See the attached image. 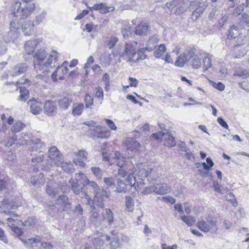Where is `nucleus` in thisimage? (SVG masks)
Segmentation results:
<instances>
[{
  "instance_id": "55",
  "label": "nucleus",
  "mask_w": 249,
  "mask_h": 249,
  "mask_svg": "<svg viewBox=\"0 0 249 249\" xmlns=\"http://www.w3.org/2000/svg\"><path fill=\"white\" fill-rule=\"evenodd\" d=\"M237 30L238 29L237 28L236 26L233 25L232 27H231L229 31V34L228 35V38H235V36L238 34Z\"/></svg>"
},
{
  "instance_id": "26",
  "label": "nucleus",
  "mask_w": 249,
  "mask_h": 249,
  "mask_svg": "<svg viewBox=\"0 0 249 249\" xmlns=\"http://www.w3.org/2000/svg\"><path fill=\"white\" fill-rule=\"evenodd\" d=\"M162 140L164 141V144L165 146L172 147L176 145L175 138L170 133H165Z\"/></svg>"
},
{
  "instance_id": "14",
  "label": "nucleus",
  "mask_w": 249,
  "mask_h": 249,
  "mask_svg": "<svg viewBox=\"0 0 249 249\" xmlns=\"http://www.w3.org/2000/svg\"><path fill=\"white\" fill-rule=\"evenodd\" d=\"M28 105L30 107V112L34 114H39L42 110L43 104L39 101L32 99L29 100Z\"/></svg>"
},
{
  "instance_id": "10",
  "label": "nucleus",
  "mask_w": 249,
  "mask_h": 249,
  "mask_svg": "<svg viewBox=\"0 0 249 249\" xmlns=\"http://www.w3.org/2000/svg\"><path fill=\"white\" fill-rule=\"evenodd\" d=\"M48 161L52 166H59L63 160V156L60 151L55 146L51 147L48 151Z\"/></svg>"
},
{
  "instance_id": "37",
  "label": "nucleus",
  "mask_w": 249,
  "mask_h": 249,
  "mask_svg": "<svg viewBox=\"0 0 249 249\" xmlns=\"http://www.w3.org/2000/svg\"><path fill=\"white\" fill-rule=\"evenodd\" d=\"M186 62L187 60L185 57V53H183L178 56V59L175 62V65L178 67H182Z\"/></svg>"
},
{
  "instance_id": "54",
  "label": "nucleus",
  "mask_w": 249,
  "mask_h": 249,
  "mask_svg": "<svg viewBox=\"0 0 249 249\" xmlns=\"http://www.w3.org/2000/svg\"><path fill=\"white\" fill-rule=\"evenodd\" d=\"M95 97L100 100L101 103L104 97L103 90L101 88L98 87L95 89Z\"/></svg>"
},
{
  "instance_id": "33",
  "label": "nucleus",
  "mask_w": 249,
  "mask_h": 249,
  "mask_svg": "<svg viewBox=\"0 0 249 249\" xmlns=\"http://www.w3.org/2000/svg\"><path fill=\"white\" fill-rule=\"evenodd\" d=\"M60 165H61V167H62V169L65 172H66L67 173H71L73 171V164L70 161V162H64L62 160Z\"/></svg>"
},
{
  "instance_id": "43",
  "label": "nucleus",
  "mask_w": 249,
  "mask_h": 249,
  "mask_svg": "<svg viewBox=\"0 0 249 249\" xmlns=\"http://www.w3.org/2000/svg\"><path fill=\"white\" fill-rule=\"evenodd\" d=\"M191 65L194 69L199 68L201 65V58L198 56H195L191 61Z\"/></svg>"
},
{
  "instance_id": "63",
  "label": "nucleus",
  "mask_w": 249,
  "mask_h": 249,
  "mask_svg": "<svg viewBox=\"0 0 249 249\" xmlns=\"http://www.w3.org/2000/svg\"><path fill=\"white\" fill-rule=\"evenodd\" d=\"M244 7L245 4L244 3L239 5L234 9L233 14L237 15H240L244 11Z\"/></svg>"
},
{
  "instance_id": "7",
  "label": "nucleus",
  "mask_w": 249,
  "mask_h": 249,
  "mask_svg": "<svg viewBox=\"0 0 249 249\" xmlns=\"http://www.w3.org/2000/svg\"><path fill=\"white\" fill-rule=\"evenodd\" d=\"M207 6V0L191 1L189 8L192 11L193 19L196 20L203 13Z\"/></svg>"
},
{
  "instance_id": "12",
  "label": "nucleus",
  "mask_w": 249,
  "mask_h": 249,
  "mask_svg": "<svg viewBox=\"0 0 249 249\" xmlns=\"http://www.w3.org/2000/svg\"><path fill=\"white\" fill-rule=\"evenodd\" d=\"M135 175V173L134 174L133 173L130 174L127 176L126 179V182L128 183L127 184V186L133 188V193H134V191L142 189L145 185V183L143 181H136V177L134 176Z\"/></svg>"
},
{
  "instance_id": "8",
  "label": "nucleus",
  "mask_w": 249,
  "mask_h": 249,
  "mask_svg": "<svg viewBox=\"0 0 249 249\" xmlns=\"http://www.w3.org/2000/svg\"><path fill=\"white\" fill-rule=\"evenodd\" d=\"M137 45L138 42L136 41L125 43L124 49L120 52V56L127 61H135L134 57L136 55L137 50L139 47Z\"/></svg>"
},
{
  "instance_id": "52",
  "label": "nucleus",
  "mask_w": 249,
  "mask_h": 249,
  "mask_svg": "<svg viewBox=\"0 0 249 249\" xmlns=\"http://www.w3.org/2000/svg\"><path fill=\"white\" fill-rule=\"evenodd\" d=\"M151 170L150 171L146 170L145 169H141L138 173V176L140 177L141 181L143 182V178L147 177L151 173Z\"/></svg>"
},
{
  "instance_id": "22",
  "label": "nucleus",
  "mask_w": 249,
  "mask_h": 249,
  "mask_svg": "<svg viewBox=\"0 0 249 249\" xmlns=\"http://www.w3.org/2000/svg\"><path fill=\"white\" fill-rule=\"evenodd\" d=\"M159 37L157 36H153L151 37L147 41L145 49L149 52H151L156 47L159 41Z\"/></svg>"
},
{
  "instance_id": "28",
  "label": "nucleus",
  "mask_w": 249,
  "mask_h": 249,
  "mask_svg": "<svg viewBox=\"0 0 249 249\" xmlns=\"http://www.w3.org/2000/svg\"><path fill=\"white\" fill-rule=\"evenodd\" d=\"M101 126H98V128H96L93 130V132L97 137L99 138H107L110 135L109 131L106 130L102 131L100 130Z\"/></svg>"
},
{
  "instance_id": "18",
  "label": "nucleus",
  "mask_w": 249,
  "mask_h": 249,
  "mask_svg": "<svg viewBox=\"0 0 249 249\" xmlns=\"http://www.w3.org/2000/svg\"><path fill=\"white\" fill-rule=\"evenodd\" d=\"M38 43V42L36 40L26 41L24 46L25 53L28 55L33 54Z\"/></svg>"
},
{
  "instance_id": "64",
  "label": "nucleus",
  "mask_w": 249,
  "mask_h": 249,
  "mask_svg": "<svg viewBox=\"0 0 249 249\" xmlns=\"http://www.w3.org/2000/svg\"><path fill=\"white\" fill-rule=\"evenodd\" d=\"M131 27L129 26L122 29L121 32L124 38L128 36L131 33Z\"/></svg>"
},
{
  "instance_id": "51",
  "label": "nucleus",
  "mask_w": 249,
  "mask_h": 249,
  "mask_svg": "<svg viewBox=\"0 0 249 249\" xmlns=\"http://www.w3.org/2000/svg\"><path fill=\"white\" fill-rule=\"evenodd\" d=\"M206 162L207 164L205 162H203L202 164L204 169L209 171L213 166L214 163L212 159L209 157L206 159Z\"/></svg>"
},
{
  "instance_id": "2",
  "label": "nucleus",
  "mask_w": 249,
  "mask_h": 249,
  "mask_svg": "<svg viewBox=\"0 0 249 249\" xmlns=\"http://www.w3.org/2000/svg\"><path fill=\"white\" fill-rule=\"evenodd\" d=\"M100 209L97 210L94 207L91 212L90 222L96 227L102 224L107 226L110 225L113 220V214L109 209H104V206L101 207L98 206Z\"/></svg>"
},
{
  "instance_id": "34",
  "label": "nucleus",
  "mask_w": 249,
  "mask_h": 249,
  "mask_svg": "<svg viewBox=\"0 0 249 249\" xmlns=\"http://www.w3.org/2000/svg\"><path fill=\"white\" fill-rule=\"evenodd\" d=\"M84 108V104L82 103L78 105H74L72 111V114L73 116L80 115L81 114Z\"/></svg>"
},
{
  "instance_id": "41",
  "label": "nucleus",
  "mask_w": 249,
  "mask_h": 249,
  "mask_svg": "<svg viewBox=\"0 0 249 249\" xmlns=\"http://www.w3.org/2000/svg\"><path fill=\"white\" fill-rule=\"evenodd\" d=\"M145 51H147L145 49V47L144 48L138 49V51H137V52L138 53V56L136 60L135 59L134 62L145 59L146 58V55L145 54Z\"/></svg>"
},
{
  "instance_id": "19",
  "label": "nucleus",
  "mask_w": 249,
  "mask_h": 249,
  "mask_svg": "<svg viewBox=\"0 0 249 249\" xmlns=\"http://www.w3.org/2000/svg\"><path fill=\"white\" fill-rule=\"evenodd\" d=\"M72 102L70 96L61 97L58 101V106L61 110L67 109Z\"/></svg>"
},
{
  "instance_id": "35",
  "label": "nucleus",
  "mask_w": 249,
  "mask_h": 249,
  "mask_svg": "<svg viewBox=\"0 0 249 249\" xmlns=\"http://www.w3.org/2000/svg\"><path fill=\"white\" fill-rule=\"evenodd\" d=\"M125 206L127 210L129 212H132L134 210V200L130 196L125 197Z\"/></svg>"
},
{
  "instance_id": "44",
  "label": "nucleus",
  "mask_w": 249,
  "mask_h": 249,
  "mask_svg": "<svg viewBox=\"0 0 249 249\" xmlns=\"http://www.w3.org/2000/svg\"><path fill=\"white\" fill-rule=\"evenodd\" d=\"M181 219L185 222L189 226H192L196 222V220L194 218L191 216H187L186 215H183L181 216Z\"/></svg>"
},
{
  "instance_id": "53",
  "label": "nucleus",
  "mask_w": 249,
  "mask_h": 249,
  "mask_svg": "<svg viewBox=\"0 0 249 249\" xmlns=\"http://www.w3.org/2000/svg\"><path fill=\"white\" fill-rule=\"evenodd\" d=\"M92 173L98 179H101L102 176V171L97 167H92L91 168Z\"/></svg>"
},
{
  "instance_id": "29",
  "label": "nucleus",
  "mask_w": 249,
  "mask_h": 249,
  "mask_svg": "<svg viewBox=\"0 0 249 249\" xmlns=\"http://www.w3.org/2000/svg\"><path fill=\"white\" fill-rule=\"evenodd\" d=\"M58 203L60 204L62 206L70 207L71 203L69 202L68 196L66 195H60L57 199Z\"/></svg>"
},
{
  "instance_id": "36",
  "label": "nucleus",
  "mask_w": 249,
  "mask_h": 249,
  "mask_svg": "<svg viewBox=\"0 0 249 249\" xmlns=\"http://www.w3.org/2000/svg\"><path fill=\"white\" fill-rule=\"evenodd\" d=\"M117 182V185L115 191L118 193H125L127 185L125 184L124 182L121 179H118Z\"/></svg>"
},
{
  "instance_id": "45",
  "label": "nucleus",
  "mask_w": 249,
  "mask_h": 249,
  "mask_svg": "<svg viewBox=\"0 0 249 249\" xmlns=\"http://www.w3.org/2000/svg\"><path fill=\"white\" fill-rule=\"evenodd\" d=\"M7 38V35L5 37V41H4L2 37L0 36V55L4 54L7 51V47L6 45V42L8 41L6 39Z\"/></svg>"
},
{
  "instance_id": "39",
  "label": "nucleus",
  "mask_w": 249,
  "mask_h": 249,
  "mask_svg": "<svg viewBox=\"0 0 249 249\" xmlns=\"http://www.w3.org/2000/svg\"><path fill=\"white\" fill-rule=\"evenodd\" d=\"M166 50L164 44H161L158 48L154 51V55L156 58L161 57L164 53Z\"/></svg>"
},
{
  "instance_id": "6",
  "label": "nucleus",
  "mask_w": 249,
  "mask_h": 249,
  "mask_svg": "<svg viewBox=\"0 0 249 249\" xmlns=\"http://www.w3.org/2000/svg\"><path fill=\"white\" fill-rule=\"evenodd\" d=\"M93 190L94 195V203L97 206L102 207L103 206V201L105 199L109 197L108 192L104 190H101L97 184L94 181H89L88 184Z\"/></svg>"
},
{
  "instance_id": "15",
  "label": "nucleus",
  "mask_w": 249,
  "mask_h": 249,
  "mask_svg": "<svg viewBox=\"0 0 249 249\" xmlns=\"http://www.w3.org/2000/svg\"><path fill=\"white\" fill-rule=\"evenodd\" d=\"M90 9L94 10H98L101 14H106L108 12L113 11L114 10V7L112 6H108L105 3H101L95 4Z\"/></svg>"
},
{
  "instance_id": "13",
  "label": "nucleus",
  "mask_w": 249,
  "mask_h": 249,
  "mask_svg": "<svg viewBox=\"0 0 249 249\" xmlns=\"http://www.w3.org/2000/svg\"><path fill=\"white\" fill-rule=\"evenodd\" d=\"M87 152L85 150H80L78 152L75 153L76 158L73 160V162L77 165L85 167L86 164L82 160H88Z\"/></svg>"
},
{
  "instance_id": "60",
  "label": "nucleus",
  "mask_w": 249,
  "mask_h": 249,
  "mask_svg": "<svg viewBox=\"0 0 249 249\" xmlns=\"http://www.w3.org/2000/svg\"><path fill=\"white\" fill-rule=\"evenodd\" d=\"M124 166L128 171V173L130 172H132L133 174L135 173V166L131 161H128L126 162Z\"/></svg>"
},
{
  "instance_id": "11",
  "label": "nucleus",
  "mask_w": 249,
  "mask_h": 249,
  "mask_svg": "<svg viewBox=\"0 0 249 249\" xmlns=\"http://www.w3.org/2000/svg\"><path fill=\"white\" fill-rule=\"evenodd\" d=\"M148 194L155 192L158 195H165L170 193L171 187L166 183H155L153 186L146 188L145 190Z\"/></svg>"
},
{
  "instance_id": "61",
  "label": "nucleus",
  "mask_w": 249,
  "mask_h": 249,
  "mask_svg": "<svg viewBox=\"0 0 249 249\" xmlns=\"http://www.w3.org/2000/svg\"><path fill=\"white\" fill-rule=\"evenodd\" d=\"M203 67L205 70H207L212 66L211 60L208 56L204 57L203 60Z\"/></svg>"
},
{
  "instance_id": "30",
  "label": "nucleus",
  "mask_w": 249,
  "mask_h": 249,
  "mask_svg": "<svg viewBox=\"0 0 249 249\" xmlns=\"http://www.w3.org/2000/svg\"><path fill=\"white\" fill-rule=\"evenodd\" d=\"M75 179H76L78 181H80V183L83 184V186H85L88 185L89 182V179H88L87 177L82 173H79L75 174Z\"/></svg>"
},
{
  "instance_id": "32",
  "label": "nucleus",
  "mask_w": 249,
  "mask_h": 249,
  "mask_svg": "<svg viewBox=\"0 0 249 249\" xmlns=\"http://www.w3.org/2000/svg\"><path fill=\"white\" fill-rule=\"evenodd\" d=\"M19 88L20 94L19 99L22 101H25L29 97V90L26 89L25 86L19 87Z\"/></svg>"
},
{
  "instance_id": "59",
  "label": "nucleus",
  "mask_w": 249,
  "mask_h": 249,
  "mask_svg": "<svg viewBox=\"0 0 249 249\" xmlns=\"http://www.w3.org/2000/svg\"><path fill=\"white\" fill-rule=\"evenodd\" d=\"M161 200L165 202L170 203V204H174L176 202V199L170 196L162 197Z\"/></svg>"
},
{
  "instance_id": "25",
  "label": "nucleus",
  "mask_w": 249,
  "mask_h": 249,
  "mask_svg": "<svg viewBox=\"0 0 249 249\" xmlns=\"http://www.w3.org/2000/svg\"><path fill=\"white\" fill-rule=\"evenodd\" d=\"M149 27L146 23L141 22L136 27L135 33L140 36L145 35L148 32Z\"/></svg>"
},
{
  "instance_id": "31",
  "label": "nucleus",
  "mask_w": 249,
  "mask_h": 249,
  "mask_svg": "<svg viewBox=\"0 0 249 249\" xmlns=\"http://www.w3.org/2000/svg\"><path fill=\"white\" fill-rule=\"evenodd\" d=\"M25 127V124L21 121H16L11 128L12 132L17 133L21 131Z\"/></svg>"
},
{
  "instance_id": "24",
  "label": "nucleus",
  "mask_w": 249,
  "mask_h": 249,
  "mask_svg": "<svg viewBox=\"0 0 249 249\" xmlns=\"http://www.w3.org/2000/svg\"><path fill=\"white\" fill-rule=\"evenodd\" d=\"M69 183L71 184V190H72L73 193L75 195H80V192H82V189L84 188V187L80 186L78 181L75 178H71L69 181Z\"/></svg>"
},
{
  "instance_id": "47",
  "label": "nucleus",
  "mask_w": 249,
  "mask_h": 249,
  "mask_svg": "<svg viewBox=\"0 0 249 249\" xmlns=\"http://www.w3.org/2000/svg\"><path fill=\"white\" fill-rule=\"evenodd\" d=\"M46 15V12L42 11L40 14L36 16L35 20L32 21L35 24V25H38L40 22L42 21L43 19L45 18Z\"/></svg>"
},
{
  "instance_id": "4",
  "label": "nucleus",
  "mask_w": 249,
  "mask_h": 249,
  "mask_svg": "<svg viewBox=\"0 0 249 249\" xmlns=\"http://www.w3.org/2000/svg\"><path fill=\"white\" fill-rule=\"evenodd\" d=\"M34 3H26L21 6V2L19 1L14 2L12 5L13 15L15 17L20 19L27 18L35 9Z\"/></svg>"
},
{
  "instance_id": "9",
  "label": "nucleus",
  "mask_w": 249,
  "mask_h": 249,
  "mask_svg": "<svg viewBox=\"0 0 249 249\" xmlns=\"http://www.w3.org/2000/svg\"><path fill=\"white\" fill-rule=\"evenodd\" d=\"M67 189L65 182H60L57 184L54 181H50L47 185L46 192L50 196L53 197L57 195L60 191L65 192Z\"/></svg>"
},
{
  "instance_id": "49",
  "label": "nucleus",
  "mask_w": 249,
  "mask_h": 249,
  "mask_svg": "<svg viewBox=\"0 0 249 249\" xmlns=\"http://www.w3.org/2000/svg\"><path fill=\"white\" fill-rule=\"evenodd\" d=\"M118 40V39L116 36L111 37L108 40L106 41V45L109 49H111L114 47Z\"/></svg>"
},
{
  "instance_id": "56",
  "label": "nucleus",
  "mask_w": 249,
  "mask_h": 249,
  "mask_svg": "<svg viewBox=\"0 0 249 249\" xmlns=\"http://www.w3.org/2000/svg\"><path fill=\"white\" fill-rule=\"evenodd\" d=\"M68 65V62L67 61L64 62L60 67L58 66L57 67V71L58 72L61 71L63 74H67L68 72V69L67 68Z\"/></svg>"
},
{
  "instance_id": "57",
  "label": "nucleus",
  "mask_w": 249,
  "mask_h": 249,
  "mask_svg": "<svg viewBox=\"0 0 249 249\" xmlns=\"http://www.w3.org/2000/svg\"><path fill=\"white\" fill-rule=\"evenodd\" d=\"M36 220L33 217H29L27 220L22 223V224L27 227H31L36 223Z\"/></svg>"
},
{
  "instance_id": "42",
  "label": "nucleus",
  "mask_w": 249,
  "mask_h": 249,
  "mask_svg": "<svg viewBox=\"0 0 249 249\" xmlns=\"http://www.w3.org/2000/svg\"><path fill=\"white\" fill-rule=\"evenodd\" d=\"M80 197L81 198H85L87 200V204L90 205L93 204V201L90 199L88 193L85 191L84 188L82 189V192H80Z\"/></svg>"
},
{
  "instance_id": "16",
  "label": "nucleus",
  "mask_w": 249,
  "mask_h": 249,
  "mask_svg": "<svg viewBox=\"0 0 249 249\" xmlns=\"http://www.w3.org/2000/svg\"><path fill=\"white\" fill-rule=\"evenodd\" d=\"M29 66L27 63H21L16 65L13 69L12 75L17 76L25 72L28 69Z\"/></svg>"
},
{
  "instance_id": "23",
  "label": "nucleus",
  "mask_w": 249,
  "mask_h": 249,
  "mask_svg": "<svg viewBox=\"0 0 249 249\" xmlns=\"http://www.w3.org/2000/svg\"><path fill=\"white\" fill-rule=\"evenodd\" d=\"M29 143L34 150H39V153L42 152L45 147V143L39 139L32 140Z\"/></svg>"
},
{
  "instance_id": "46",
  "label": "nucleus",
  "mask_w": 249,
  "mask_h": 249,
  "mask_svg": "<svg viewBox=\"0 0 249 249\" xmlns=\"http://www.w3.org/2000/svg\"><path fill=\"white\" fill-rule=\"evenodd\" d=\"M213 186L215 191L221 194H224V192L227 190V188H225L222 186L220 185L216 181H213Z\"/></svg>"
},
{
  "instance_id": "17",
  "label": "nucleus",
  "mask_w": 249,
  "mask_h": 249,
  "mask_svg": "<svg viewBox=\"0 0 249 249\" xmlns=\"http://www.w3.org/2000/svg\"><path fill=\"white\" fill-rule=\"evenodd\" d=\"M236 27L239 30H247V28L249 27V16L245 13L242 14L238 21Z\"/></svg>"
},
{
  "instance_id": "1",
  "label": "nucleus",
  "mask_w": 249,
  "mask_h": 249,
  "mask_svg": "<svg viewBox=\"0 0 249 249\" xmlns=\"http://www.w3.org/2000/svg\"><path fill=\"white\" fill-rule=\"evenodd\" d=\"M20 22L18 20H12L10 23L9 31L7 34L8 42H14L19 36ZM35 24L31 21H27L21 25V30L26 36H30L33 33Z\"/></svg>"
},
{
  "instance_id": "48",
  "label": "nucleus",
  "mask_w": 249,
  "mask_h": 249,
  "mask_svg": "<svg viewBox=\"0 0 249 249\" xmlns=\"http://www.w3.org/2000/svg\"><path fill=\"white\" fill-rule=\"evenodd\" d=\"M93 98L87 94L84 98V102L87 108H91L93 105Z\"/></svg>"
},
{
  "instance_id": "5",
  "label": "nucleus",
  "mask_w": 249,
  "mask_h": 249,
  "mask_svg": "<svg viewBox=\"0 0 249 249\" xmlns=\"http://www.w3.org/2000/svg\"><path fill=\"white\" fill-rule=\"evenodd\" d=\"M196 225L200 230L204 232H215L217 230V221L213 217L210 215L206 216L205 220H198Z\"/></svg>"
},
{
  "instance_id": "20",
  "label": "nucleus",
  "mask_w": 249,
  "mask_h": 249,
  "mask_svg": "<svg viewBox=\"0 0 249 249\" xmlns=\"http://www.w3.org/2000/svg\"><path fill=\"white\" fill-rule=\"evenodd\" d=\"M31 182L36 187H40L45 182L43 175L39 173L36 175L32 176L31 178Z\"/></svg>"
},
{
  "instance_id": "58",
  "label": "nucleus",
  "mask_w": 249,
  "mask_h": 249,
  "mask_svg": "<svg viewBox=\"0 0 249 249\" xmlns=\"http://www.w3.org/2000/svg\"><path fill=\"white\" fill-rule=\"evenodd\" d=\"M1 205L4 208H7L9 209H14V206L11 204L9 199L7 198L3 199V200L1 201Z\"/></svg>"
},
{
  "instance_id": "38",
  "label": "nucleus",
  "mask_w": 249,
  "mask_h": 249,
  "mask_svg": "<svg viewBox=\"0 0 249 249\" xmlns=\"http://www.w3.org/2000/svg\"><path fill=\"white\" fill-rule=\"evenodd\" d=\"M2 214H5L7 215L11 216L10 217H8L7 218V221L9 223H12L15 221V220L13 217H18V215L15 213L13 211H11L9 210H6L1 213Z\"/></svg>"
},
{
  "instance_id": "27",
  "label": "nucleus",
  "mask_w": 249,
  "mask_h": 249,
  "mask_svg": "<svg viewBox=\"0 0 249 249\" xmlns=\"http://www.w3.org/2000/svg\"><path fill=\"white\" fill-rule=\"evenodd\" d=\"M115 159L116 160L117 165L119 167H124L126 162L128 161L126 160V158L119 152H115Z\"/></svg>"
},
{
  "instance_id": "3",
  "label": "nucleus",
  "mask_w": 249,
  "mask_h": 249,
  "mask_svg": "<svg viewBox=\"0 0 249 249\" xmlns=\"http://www.w3.org/2000/svg\"><path fill=\"white\" fill-rule=\"evenodd\" d=\"M46 53L44 50H38L33 55L34 57V64L35 69H39L40 70L47 71L51 67L53 60H55L58 57L57 53L53 51L46 58Z\"/></svg>"
},
{
  "instance_id": "21",
  "label": "nucleus",
  "mask_w": 249,
  "mask_h": 249,
  "mask_svg": "<svg viewBox=\"0 0 249 249\" xmlns=\"http://www.w3.org/2000/svg\"><path fill=\"white\" fill-rule=\"evenodd\" d=\"M44 109L47 114L48 115H53L56 112L57 108L53 103L50 101L46 102L44 106Z\"/></svg>"
},
{
  "instance_id": "40",
  "label": "nucleus",
  "mask_w": 249,
  "mask_h": 249,
  "mask_svg": "<svg viewBox=\"0 0 249 249\" xmlns=\"http://www.w3.org/2000/svg\"><path fill=\"white\" fill-rule=\"evenodd\" d=\"M233 76H237L243 79H246L249 77V71L246 70L240 69L234 72Z\"/></svg>"
},
{
  "instance_id": "62",
  "label": "nucleus",
  "mask_w": 249,
  "mask_h": 249,
  "mask_svg": "<svg viewBox=\"0 0 249 249\" xmlns=\"http://www.w3.org/2000/svg\"><path fill=\"white\" fill-rule=\"evenodd\" d=\"M225 197L227 201L231 202L233 204L236 202L234 195L231 192H230L228 194H227V196H225Z\"/></svg>"
},
{
  "instance_id": "50",
  "label": "nucleus",
  "mask_w": 249,
  "mask_h": 249,
  "mask_svg": "<svg viewBox=\"0 0 249 249\" xmlns=\"http://www.w3.org/2000/svg\"><path fill=\"white\" fill-rule=\"evenodd\" d=\"M104 182L107 186L112 188H114L115 186V180L112 178H104Z\"/></svg>"
}]
</instances>
